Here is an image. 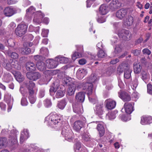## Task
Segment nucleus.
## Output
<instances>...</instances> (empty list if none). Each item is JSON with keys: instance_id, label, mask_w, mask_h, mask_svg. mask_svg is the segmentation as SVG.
<instances>
[{"instance_id": "f257e3e1", "label": "nucleus", "mask_w": 152, "mask_h": 152, "mask_svg": "<svg viewBox=\"0 0 152 152\" xmlns=\"http://www.w3.org/2000/svg\"><path fill=\"white\" fill-rule=\"evenodd\" d=\"M78 88H82L86 91L88 96L91 95L92 93L93 85L89 82L78 83L77 86Z\"/></svg>"}, {"instance_id": "f03ea898", "label": "nucleus", "mask_w": 152, "mask_h": 152, "mask_svg": "<svg viewBox=\"0 0 152 152\" xmlns=\"http://www.w3.org/2000/svg\"><path fill=\"white\" fill-rule=\"evenodd\" d=\"M28 26L24 23L19 24L15 30L16 35L19 37L23 35L27 31Z\"/></svg>"}, {"instance_id": "7ed1b4c3", "label": "nucleus", "mask_w": 152, "mask_h": 152, "mask_svg": "<svg viewBox=\"0 0 152 152\" xmlns=\"http://www.w3.org/2000/svg\"><path fill=\"white\" fill-rule=\"evenodd\" d=\"M61 134L65 137V140H69L73 138V134L69 126H67V127H63Z\"/></svg>"}, {"instance_id": "20e7f679", "label": "nucleus", "mask_w": 152, "mask_h": 152, "mask_svg": "<svg viewBox=\"0 0 152 152\" xmlns=\"http://www.w3.org/2000/svg\"><path fill=\"white\" fill-rule=\"evenodd\" d=\"M118 36L120 38L125 41L130 40L132 37L131 33L129 30L125 29H122L119 31Z\"/></svg>"}, {"instance_id": "39448f33", "label": "nucleus", "mask_w": 152, "mask_h": 152, "mask_svg": "<svg viewBox=\"0 0 152 152\" xmlns=\"http://www.w3.org/2000/svg\"><path fill=\"white\" fill-rule=\"evenodd\" d=\"M118 95L124 102H129L131 100V97L130 94L126 92H118Z\"/></svg>"}, {"instance_id": "423d86ee", "label": "nucleus", "mask_w": 152, "mask_h": 152, "mask_svg": "<svg viewBox=\"0 0 152 152\" xmlns=\"http://www.w3.org/2000/svg\"><path fill=\"white\" fill-rule=\"evenodd\" d=\"M105 104L107 108L110 110L114 108L116 105V102L110 99H106L105 101Z\"/></svg>"}, {"instance_id": "0eeeda50", "label": "nucleus", "mask_w": 152, "mask_h": 152, "mask_svg": "<svg viewBox=\"0 0 152 152\" xmlns=\"http://www.w3.org/2000/svg\"><path fill=\"white\" fill-rule=\"evenodd\" d=\"M127 12L126 9L122 8L118 10L116 13V16L120 19H122L126 17Z\"/></svg>"}, {"instance_id": "6e6552de", "label": "nucleus", "mask_w": 152, "mask_h": 152, "mask_svg": "<svg viewBox=\"0 0 152 152\" xmlns=\"http://www.w3.org/2000/svg\"><path fill=\"white\" fill-rule=\"evenodd\" d=\"M36 14L37 15L34 17L33 19V21L39 24L42 22V18L45 16V14L40 11H37L36 12Z\"/></svg>"}, {"instance_id": "1a4fd4ad", "label": "nucleus", "mask_w": 152, "mask_h": 152, "mask_svg": "<svg viewBox=\"0 0 152 152\" xmlns=\"http://www.w3.org/2000/svg\"><path fill=\"white\" fill-rule=\"evenodd\" d=\"M26 76L29 80L35 81L40 77L41 75L37 72L34 73L28 72L26 74Z\"/></svg>"}, {"instance_id": "9d476101", "label": "nucleus", "mask_w": 152, "mask_h": 152, "mask_svg": "<svg viewBox=\"0 0 152 152\" xmlns=\"http://www.w3.org/2000/svg\"><path fill=\"white\" fill-rule=\"evenodd\" d=\"M14 63H12V64L10 63L7 61L5 60L2 63V65L3 66L7 71H10L13 68L17 69V67L15 66H14Z\"/></svg>"}, {"instance_id": "9b49d317", "label": "nucleus", "mask_w": 152, "mask_h": 152, "mask_svg": "<svg viewBox=\"0 0 152 152\" xmlns=\"http://www.w3.org/2000/svg\"><path fill=\"white\" fill-rule=\"evenodd\" d=\"M63 83L64 85L69 86L77 83L75 81V79L69 77L64 78Z\"/></svg>"}, {"instance_id": "f8f14e48", "label": "nucleus", "mask_w": 152, "mask_h": 152, "mask_svg": "<svg viewBox=\"0 0 152 152\" xmlns=\"http://www.w3.org/2000/svg\"><path fill=\"white\" fill-rule=\"evenodd\" d=\"M83 126V122L81 121L78 120L75 121L74 123L73 128L75 131L79 132Z\"/></svg>"}, {"instance_id": "ddd939ff", "label": "nucleus", "mask_w": 152, "mask_h": 152, "mask_svg": "<svg viewBox=\"0 0 152 152\" xmlns=\"http://www.w3.org/2000/svg\"><path fill=\"white\" fill-rule=\"evenodd\" d=\"M75 98L77 102L80 103L83 102L85 99V93L84 92L78 93L76 94Z\"/></svg>"}, {"instance_id": "4468645a", "label": "nucleus", "mask_w": 152, "mask_h": 152, "mask_svg": "<svg viewBox=\"0 0 152 152\" xmlns=\"http://www.w3.org/2000/svg\"><path fill=\"white\" fill-rule=\"evenodd\" d=\"M152 123V117L151 116H143L141 117V124L143 125Z\"/></svg>"}, {"instance_id": "2eb2a0df", "label": "nucleus", "mask_w": 152, "mask_h": 152, "mask_svg": "<svg viewBox=\"0 0 152 152\" xmlns=\"http://www.w3.org/2000/svg\"><path fill=\"white\" fill-rule=\"evenodd\" d=\"M124 107L126 113L128 114H130L134 110L133 106L131 103H125Z\"/></svg>"}, {"instance_id": "dca6fc26", "label": "nucleus", "mask_w": 152, "mask_h": 152, "mask_svg": "<svg viewBox=\"0 0 152 152\" xmlns=\"http://www.w3.org/2000/svg\"><path fill=\"white\" fill-rule=\"evenodd\" d=\"M130 67L129 66L127 63H123L118 66L117 71L120 73H122L124 71L126 70Z\"/></svg>"}, {"instance_id": "f3484780", "label": "nucleus", "mask_w": 152, "mask_h": 152, "mask_svg": "<svg viewBox=\"0 0 152 152\" xmlns=\"http://www.w3.org/2000/svg\"><path fill=\"white\" fill-rule=\"evenodd\" d=\"M78 86V83H77L69 86L67 90V94L69 96H72L74 94L75 91L76 87H77V86Z\"/></svg>"}, {"instance_id": "a211bd4d", "label": "nucleus", "mask_w": 152, "mask_h": 152, "mask_svg": "<svg viewBox=\"0 0 152 152\" xmlns=\"http://www.w3.org/2000/svg\"><path fill=\"white\" fill-rule=\"evenodd\" d=\"M121 6V4L118 0H113L110 4V8L113 10L118 9Z\"/></svg>"}, {"instance_id": "6ab92c4d", "label": "nucleus", "mask_w": 152, "mask_h": 152, "mask_svg": "<svg viewBox=\"0 0 152 152\" xmlns=\"http://www.w3.org/2000/svg\"><path fill=\"white\" fill-rule=\"evenodd\" d=\"M47 66L50 69H53L56 68L58 65L57 62L56 60L53 59H49L47 61Z\"/></svg>"}, {"instance_id": "aec40b11", "label": "nucleus", "mask_w": 152, "mask_h": 152, "mask_svg": "<svg viewBox=\"0 0 152 152\" xmlns=\"http://www.w3.org/2000/svg\"><path fill=\"white\" fill-rule=\"evenodd\" d=\"M26 70L30 72L34 71L36 69V65L32 62H27L26 64Z\"/></svg>"}, {"instance_id": "412c9836", "label": "nucleus", "mask_w": 152, "mask_h": 152, "mask_svg": "<svg viewBox=\"0 0 152 152\" xmlns=\"http://www.w3.org/2000/svg\"><path fill=\"white\" fill-rule=\"evenodd\" d=\"M4 13L6 16L10 17L14 14L15 12L12 8L7 7H6L4 9Z\"/></svg>"}, {"instance_id": "4be33fe9", "label": "nucleus", "mask_w": 152, "mask_h": 152, "mask_svg": "<svg viewBox=\"0 0 152 152\" xmlns=\"http://www.w3.org/2000/svg\"><path fill=\"white\" fill-rule=\"evenodd\" d=\"M103 104H97L95 107V112L98 115H101L103 114Z\"/></svg>"}, {"instance_id": "5701e85b", "label": "nucleus", "mask_w": 152, "mask_h": 152, "mask_svg": "<svg viewBox=\"0 0 152 152\" xmlns=\"http://www.w3.org/2000/svg\"><path fill=\"white\" fill-rule=\"evenodd\" d=\"M5 53L8 56L13 59H17L18 57V54L16 53L13 52L10 49L5 51Z\"/></svg>"}, {"instance_id": "b1692460", "label": "nucleus", "mask_w": 152, "mask_h": 152, "mask_svg": "<svg viewBox=\"0 0 152 152\" xmlns=\"http://www.w3.org/2000/svg\"><path fill=\"white\" fill-rule=\"evenodd\" d=\"M28 134V130L27 129H24L20 136V140L21 143H22L24 141L26 138H27L29 137Z\"/></svg>"}, {"instance_id": "393cba45", "label": "nucleus", "mask_w": 152, "mask_h": 152, "mask_svg": "<svg viewBox=\"0 0 152 152\" xmlns=\"http://www.w3.org/2000/svg\"><path fill=\"white\" fill-rule=\"evenodd\" d=\"M37 68L39 71H43L46 68V65L45 63L42 61L37 62L36 64Z\"/></svg>"}, {"instance_id": "a878e982", "label": "nucleus", "mask_w": 152, "mask_h": 152, "mask_svg": "<svg viewBox=\"0 0 152 152\" xmlns=\"http://www.w3.org/2000/svg\"><path fill=\"white\" fill-rule=\"evenodd\" d=\"M35 86L34 83L32 81H30L26 84V87L28 90V93L33 94L34 91L33 88Z\"/></svg>"}, {"instance_id": "bb28decb", "label": "nucleus", "mask_w": 152, "mask_h": 152, "mask_svg": "<svg viewBox=\"0 0 152 152\" xmlns=\"http://www.w3.org/2000/svg\"><path fill=\"white\" fill-rule=\"evenodd\" d=\"M82 103H76L73 105V108L74 112L77 113H79L81 112V109L82 108Z\"/></svg>"}, {"instance_id": "cd10ccee", "label": "nucleus", "mask_w": 152, "mask_h": 152, "mask_svg": "<svg viewBox=\"0 0 152 152\" xmlns=\"http://www.w3.org/2000/svg\"><path fill=\"white\" fill-rule=\"evenodd\" d=\"M55 58L58 64V63L66 64L69 61L68 58L64 57H62L61 56H58Z\"/></svg>"}, {"instance_id": "c85d7f7f", "label": "nucleus", "mask_w": 152, "mask_h": 152, "mask_svg": "<svg viewBox=\"0 0 152 152\" xmlns=\"http://www.w3.org/2000/svg\"><path fill=\"white\" fill-rule=\"evenodd\" d=\"M9 138L10 142L12 145L17 143V134L16 133L13 134L11 132Z\"/></svg>"}, {"instance_id": "c756f323", "label": "nucleus", "mask_w": 152, "mask_h": 152, "mask_svg": "<svg viewBox=\"0 0 152 152\" xmlns=\"http://www.w3.org/2000/svg\"><path fill=\"white\" fill-rule=\"evenodd\" d=\"M108 11V7L105 5L102 4L99 8V12L102 15H105Z\"/></svg>"}, {"instance_id": "7c9ffc66", "label": "nucleus", "mask_w": 152, "mask_h": 152, "mask_svg": "<svg viewBox=\"0 0 152 152\" xmlns=\"http://www.w3.org/2000/svg\"><path fill=\"white\" fill-rule=\"evenodd\" d=\"M134 22L133 17L131 15L128 16V18L124 21V24L126 26H130L132 25Z\"/></svg>"}, {"instance_id": "2f4dec72", "label": "nucleus", "mask_w": 152, "mask_h": 152, "mask_svg": "<svg viewBox=\"0 0 152 152\" xmlns=\"http://www.w3.org/2000/svg\"><path fill=\"white\" fill-rule=\"evenodd\" d=\"M12 73L17 80L21 81L24 80L23 76L21 75L20 72L13 71Z\"/></svg>"}, {"instance_id": "473e14b6", "label": "nucleus", "mask_w": 152, "mask_h": 152, "mask_svg": "<svg viewBox=\"0 0 152 152\" xmlns=\"http://www.w3.org/2000/svg\"><path fill=\"white\" fill-rule=\"evenodd\" d=\"M97 129L99 132L100 137H102L105 133L103 125L101 124H99L97 126Z\"/></svg>"}, {"instance_id": "72a5a7b5", "label": "nucleus", "mask_w": 152, "mask_h": 152, "mask_svg": "<svg viewBox=\"0 0 152 152\" xmlns=\"http://www.w3.org/2000/svg\"><path fill=\"white\" fill-rule=\"evenodd\" d=\"M133 68L134 72L136 74H139L141 71L142 67L139 63H134L133 64Z\"/></svg>"}, {"instance_id": "f704fd0d", "label": "nucleus", "mask_w": 152, "mask_h": 152, "mask_svg": "<svg viewBox=\"0 0 152 152\" xmlns=\"http://www.w3.org/2000/svg\"><path fill=\"white\" fill-rule=\"evenodd\" d=\"M40 53L41 55L44 58L48 57L49 55V51L48 49L42 47L40 50Z\"/></svg>"}, {"instance_id": "c9c22d12", "label": "nucleus", "mask_w": 152, "mask_h": 152, "mask_svg": "<svg viewBox=\"0 0 152 152\" xmlns=\"http://www.w3.org/2000/svg\"><path fill=\"white\" fill-rule=\"evenodd\" d=\"M106 56V54L104 51L102 49H100L98 50L97 53V55L94 57V58L97 59V56L98 58H102L105 57Z\"/></svg>"}, {"instance_id": "e433bc0d", "label": "nucleus", "mask_w": 152, "mask_h": 152, "mask_svg": "<svg viewBox=\"0 0 152 152\" xmlns=\"http://www.w3.org/2000/svg\"><path fill=\"white\" fill-rule=\"evenodd\" d=\"M20 51L23 55L28 54L31 52V49L27 47H23L20 48Z\"/></svg>"}, {"instance_id": "4c0bfd02", "label": "nucleus", "mask_w": 152, "mask_h": 152, "mask_svg": "<svg viewBox=\"0 0 152 152\" xmlns=\"http://www.w3.org/2000/svg\"><path fill=\"white\" fill-rule=\"evenodd\" d=\"M58 86L59 85L57 83L55 82L53 83L49 90L50 94H52L54 92H56Z\"/></svg>"}, {"instance_id": "58836bf2", "label": "nucleus", "mask_w": 152, "mask_h": 152, "mask_svg": "<svg viewBox=\"0 0 152 152\" xmlns=\"http://www.w3.org/2000/svg\"><path fill=\"white\" fill-rule=\"evenodd\" d=\"M7 144V139L4 137H0V149L5 147Z\"/></svg>"}, {"instance_id": "ea45409f", "label": "nucleus", "mask_w": 152, "mask_h": 152, "mask_svg": "<svg viewBox=\"0 0 152 152\" xmlns=\"http://www.w3.org/2000/svg\"><path fill=\"white\" fill-rule=\"evenodd\" d=\"M132 70L129 67L126 70L124 71V76L126 79H129L131 77V73Z\"/></svg>"}, {"instance_id": "a19ab883", "label": "nucleus", "mask_w": 152, "mask_h": 152, "mask_svg": "<svg viewBox=\"0 0 152 152\" xmlns=\"http://www.w3.org/2000/svg\"><path fill=\"white\" fill-rule=\"evenodd\" d=\"M66 104V102L64 99H63L58 102L57 104V106L61 109H63Z\"/></svg>"}, {"instance_id": "79ce46f5", "label": "nucleus", "mask_w": 152, "mask_h": 152, "mask_svg": "<svg viewBox=\"0 0 152 152\" xmlns=\"http://www.w3.org/2000/svg\"><path fill=\"white\" fill-rule=\"evenodd\" d=\"M65 91L61 89L57 91L55 94V97L57 98H59L63 97L65 94Z\"/></svg>"}, {"instance_id": "37998d69", "label": "nucleus", "mask_w": 152, "mask_h": 152, "mask_svg": "<svg viewBox=\"0 0 152 152\" xmlns=\"http://www.w3.org/2000/svg\"><path fill=\"white\" fill-rule=\"evenodd\" d=\"M122 50L121 44L120 43L117 44L115 48L114 52L115 54L118 53H120Z\"/></svg>"}, {"instance_id": "c03bdc74", "label": "nucleus", "mask_w": 152, "mask_h": 152, "mask_svg": "<svg viewBox=\"0 0 152 152\" xmlns=\"http://www.w3.org/2000/svg\"><path fill=\"white\" fill-rule=\"evenodd\" d=\"M116 112L115 111H112L108 113L107 114V116L108 117L109 119L112 120L115 119L116 117L115 115Z\"/></svg>"}, {"instance_id": "a18cd8bd", "label": "nucleus", "mask_w": 152, "mask_h": 152, "mask_svg": "<svg viewBox=\"0 0 152 152\" xmlns=\"http://www.w3.org/2000/svg\"><path fill=\"white\" fill-rule=\"evenodd\" d=\"M50 119L51 123L54 121H56L57 122H60V121L58 116L56 114H51Z\"/></svg>"}, {"instance_id": "49530a36", "label": "nucleus", "mask_w": 152, "mask_h": 152, "mask_svg": "<svg viewBox=\"0 0 152 152\" xmlns=\"http://www.w3.org/2000/svg\"><path fill=\"white\" fill-rule=\"evenodd\" d=\"M85 72L84 69H78L77 72V76H80V78H83L85 75Z\"/></svg>"}, {"instance_id": "de8ad7c7", "label": "nucleus", "mask_w": 152, "mask_h": 152, "mask_svg": "<svg viewBox=\"0 0 152 152\" xmlns=\"http://www.w3.org/2000/svg\"><path fill=\"white\" fill-rule=\"evenodd\" d=\"M29 94L28 98L30 102L32 104H34L36 100V98L34 96V93L31 94Z\"/></svg>"}, {"instance_id": "09e8293b", "label": "nucleus", "mask_w": 152, "mask_h": 152, "mask_svg": "<svg viewBox=\"0 0 152 152\" xmlns=\"http://www.w3.org/2000/svg\"><path fill=\"white\" fill-rule=\"evenodd\" d=\"M81 54L80 53L75 52L72 55V58L73 61H75L77 58L81 57Z\"/></svg>"}, {"instance_id": "8fccbe9b", "label": "nucleus", "mask_w": 152, "mask_h": 152, "mask_svg": "<svg viewBox=\"0 0 152 152\" xmlns=\"http://www.w3.org/2000/svg\"><path fill=\"white\" fill-rule=\"evenodd\" d=\"M82 140L85 141H88L90 140V137L88 133H84L82 136Z\"/></svg>"}, {"instance_id": "3c124183", "label": "nucleus", "mask_w": 152, "mask_h": 152, "mask_svg": "<svg viewBox=\"0 0 152 152\" xmlns=\"http://www.w3.org/2000/svg\"><path fill=\"white\" fill-rule=\"evenodd\" d=\"M34 58L35 60L39 62L42 61L44 58L42 55H36L34 56Z\"/></svg>"}, {"instance_id": "603ef678", "label": "nucleus", "mask_w": 152, "mask_h": 152, "mask_svg": "<svg viewBox=\"0 0 152 152\" xmlns=\"http://www.w3.org/2000/svg\"><path fill=\"white\" fill-rule=\"evenodd\" d=\"M97 79V78L96 76H95L94 75H91L89 78L88 80L89 82H88L92 84L93 83L95 82Z\"/></svg>"}, {"instance_id": "864d4df0", "label": "nucleus", "mask_w": 152, "mask_h": 152, "mask_svg": "<svg viewBox=\"0 0 152 152\" xmlns=\"http://www.w3.org/2000/svg\"><path fill=\"white\" fill-rule=\"evenodd\" d=\"M45 94V91L44 89H41L39 92V98L43 97Z\"/></svg>"}, {"instance_id": "5fc2aeb1", "label": "nucleus", "mask_w": 152, "mask_h": 152, "mask_svg": "<svg viewBox=\"0 0 152 152\" xmlns=\"http://www.w3.org/2000/svg\"><path fill=\"white\" fill-rule=\"evenodd\" d=\"M147 92L151 95H152V85L149 83L147 85Z\"/></svg>"}, {"instance_id": "6e6d98bb", "label": "nucleus", "mask_w": 152, "mask_h": 152, "mask_svg": "<svg viewBox=\"0 0 152 152\" xmlns=\"http://www.w3.org/2000/svg\"><path fill=\"white\" fill-rule=\"evenodd\" d=\"M44 104L46 107H49L51 106L52 103L50 99H46L45 100Z\"/></svg>"}, {"instance_id": "4d7b16f0", "label": "nucleus", "mask_w": 152, "mask_h": 152, "mask_svg": "<svg viewBox=\"0 0 152 152\" xmlns=\"http://www.w3.org/2000/svg\"><path fill=\"white\" fill-rule=\"evenodd\" d=\"M142 52L143 54L150 55L151 53V51L147 48L144 49L142 50Z\"/></svg>"}, {"instance_id": "13d9d810", "label": "nucleus", "mask_w": 152, "mask_h": 152, "mask_svg": "<svg viewBox=\"0 0 152 152\" xmlns=\"http://www.w3.org/2000/svg\"><path fill=\"white\" fill-rule=\"evenodd\" d=\"M28 102L26 98H22L21 101V103L23 106H26L27 105Z\"/></svg>"}, {"instance_id": "bf43d9fd", "label": "nucleus", "mask_w": 152, "mask_h": 152, "mask_svg": "<svg viewBox=\"0 0 152 152\" xmlns=\"http://www.w3.org/2000/svg\"><path fill=\"white\" fill-rule=\"evenodd\" d=\"M141 51L138 50H133L132 51V53H133L135 56H137L140 55Z\"/></svg>"}, {"instance_id": "052dcab7", "label": "nucleus", "mask_w": 152, "mask_h": 152, "mask_svg": "<svg viewBox=\"0 0 152 152\" xmlns=\"http://www.w3.org/2000/svg\"><path fill=\"white\" fill-rule=\"evenodd\" d=\"M138 85V81L136 79H134L132 83V86L133 87V89H135L136 87H137Z\"/></svg>"}, {"instance_id": "680f3d73", "label": "nucleus", "mask_w": 152, "mask_h": 152, "mask_svg": "<svg viewBox=\"0 0 152 152\" xmlns=\"http://www.w3.org/2000/svg\"><path fill=\"white\" fill-rule=\"evenodd\" d=\"M75 148L76 150H78L80 149L82 147V146L80 142H77L75 144Z\"/></svg>"}, {"instance_id": "e2e57ef3", "label": "nucleus", "mask_w": 152, "mask_h": 152, "mask_svg": "<svg viewBox=\"0 0 152 152\" xmlns=\"http://www.w3.org/2000/svg\"><path fill=\"white\" fill-rule=\"evenodd\" d=\"M7 42L9 46L10 47H13L14 46L15 44L13 40L11 39H8L7 40Z\"/></svg>"}, {"instance_id": "0e129e2a", "label": "nucleus", "mask_w": 152, "mask_h": 152, "mask_svg": "<svg viewBox=\"0 0 152 152\" xmlns=\"http://www.w3.org/2000/svg\"><path fill=\"white\" fill-rule=\"evenodd\" d=\"M95 1V0H87L86 1L87 7H90L93 2Z\"/></svg>"}, {"instance_id": "69168bd1", "label": "nucleus", "mask_w": 152, "mask_h": 152, "mask_svg": "<svg viewBox=\"0 0 152 152\" xmlns=\"http://www.w3.org/2000/svg\"><path fill=\"white\" fill-rule=\"evenodd\" d=\"M97 21L99 23H101L105 22V20L104 18L101 17L98 18Z\"/></svg>"}, {"instance_id": "338daca9", "label": "nucleus", "mask_w": 152, "mask_h": 152, "mask_svg": "<svg viewBox=\"0 0 152 152\" xmlns=\"http://www.w3.org/2000/svg\"><path fill=\"white\" fill-rule=\"evenodd\" d=\"M86 63V60L84 58H82L79 61V63L80 65H84Z\"/></svg>"}, {"instance_id": "774afa93", "label": "nucleus", "mask_w": 152, "mask_h": 152, "mask_svg": "<svg viewBox=\"0 0 152 152\" xmlns=\"http://www.w3.org/2000/svg\"><path fill=\"white\" fill-rule=\"evenodd\" d=\"M142 78L143 79H145L147 78L148 76V74L147 72H143L142 73Z\"/></svg>"}]
</instances>
